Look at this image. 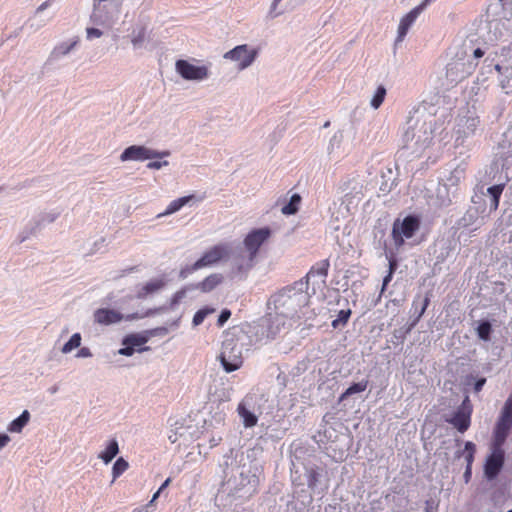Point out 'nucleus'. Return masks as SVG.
I'll list each match as a JSON object with an SVG mask.
<instances>
[{"mask_svg": "<svg viewBox=\"0 0 512 512\" xmlns=\"http://www.w3.org/2000/svg\"><path fill=\"white\" fill-rule=\"evenodd\" d=\"M194 199L193 195L180 197L178 199L173 200L170 202V204L167 206L166 210L163 213L158 214V218L167 216L170 214H173L177 211H179L182 207L187 205L190 201Z\"/></svg>", "mask_w": 512, "mask_h": 512, "instance_id": "cd10ccee", "label": "nucleus"}, {"mask_svg": "<svg viewBox=\"0 0 512 512\" xmlns=\"http://www.w3.org/2000/svg\"><path fill=\"white\" fill-rule=\"evenodd\" d=\"M59 215L60 213L56 211L44 213L43 215H41L40 220L36 222V224H38L39 227L41 224L44 223H52L59 217Z\"/></svg>", "mask_w": 512, "mask_h": 512, "instance_id": "c03bdc74", "label": "nucleus"}, {"mask_svg": "<svg viewBox=\"0 0 512 512\" xmlns=\"http://www.w3.org/2000/svg\"><path fill=\"white\" fill-rule=\"evenodd\" d=\"M316 481H317L316 475L313 474L308 483L309 487H314L316 485Z\"/></svg>", "mask_w": 512, "mask_h": 512, "instance_id": "e2e57ef3", "label": "nucleus"}, {"mask_svg": "<svg viewBox=\"0 0 512 512\" xmlns=\"http://www.w3.org/2000/svg\"><path fill=\"white\" fill-rule=\"evenodd\" d=\"M301 201V198L298 194L292 195L290 201L284 205L281 209L282 213L285 215H293L298 211V205Z\"/></svg>", "mask_w": 512, "mask_h": 512, "instance_id": "f704fd0d", "label": "nucleus"}, {"mask_svg": "<svg viewBox=\"0 0 512 512\" xmlns=\"http://www.w3.org/2000/svg\"><path fill=\"white\" fill-rule=\"evenodd\" d=\"M30 413L24 410L19 417L14 419L7 427V430L12 433H20L22 429L28 424L30 420Z\"/></svg>", "mask_w": 512, "mask_h": 512, "instance_id": "c85d7f7f", "label": "nucleus"}, {"mask_svg": "<svg viewBox=\"0 0 512 512\" xmlns=\"http://www.w3.org/2000/svg\"><path fill=\"white\" fill-rule=\"evenodd\" d=\"M322 310L323 308L316 312L314 308L308 309L307 307H304L301 309V311L298 313L295 319H303L305 322L311 321L316 317L317 314H320Z\"/></svg>", "mask_w": 512, "mask_h": 512, "instance_id": "58836bf2", "label": "nucleus"}, {"mask_svg": "<svg viewBox=\"0 0 512 512\" xmlns=\"http://www.w3.org/2000/svg\"><path fill=\"white\" fill-rule=\"evenodd\" d=\"M171 432L168 436L170 442L175 444L178 442V446L188 445L187 441L193 437L197 428L192 424V420L186 417H175L169 419Z\"/></svg>", "mask_w": 512, "mask_h": 512, "instance_id": "6e6552de", "label": "nucleus"}, {"mask_svg": "<svg viewBox=\"0 0 512 512\" xmlns=\"http://www.w3.org/2000/svg\"><path fill=\"white\" fill-rule=\"evenodd\" d=\"M38 224L34 223L32 227H26L23 231H21L18 235L19 243H22L30 238L31 235L35 234L38 229Z\"/></svg>", "mask_w": 512, "mask_h": 512, "instance_id": "79ce46f5", "label": "nucleus"}, {"mask_svg": "<svg viewBox=\"0 0 512 512\" xmlns=\"http://www.w3.org/2000/svg\"><path fill=\"white\" fill-rule=\"evenodd\" d=\"M255 257L244 251L241 245L229 244V254L226 261L229 263L228 276L233 280H245L255 265Z\"/></svg>", "mask_w": 512, "mask_h": 512, "instance_id": "20e7f679", "label": "nucleus"}, {"mask_svg": "<svg viewBox=\"0 0 512 512\" xmlns=\"http://www.w3.org/2000/svg\"><path fill=\"white\" fill-rule=\"evenodd\" d=\"M10 442V437L6 433H0V448L7 446Z\"/></svg>", "mask_w": 512, "mask_h": 512, "instance_id": "4d7b16f0", "label": "nucleus"}, {"mask_svg": "<svg viewBox=\"0 0 512 512\" xmlns=\"http://www.w3.org/2000/svg\"><path fill=\"white\" fill-rule=\"evenodd\" d=\"M350 315V309L340 310L338 313V317L332 321V327L336 329L339 328L340 326H344L348 322Z\"/></svg>", "mask_w": 512, "mask_h": 512, "instance_id": "4c0bfd02", "label": "nucleus"}, {"mask_svg": "<svg viewBox=\"0 0 512 512\" xmlns=\"http://www.w3.org/2000/svg\"><path fill=\"white\" fill-rule=\"evenodd\" d=\"M147 342L148 337L142 334H130L122 340V344H129L135 349L143 348Z\"/></svg>", "mask_w": 512, "mask_h": 512, "instance_id": "7c9ffc66", "label": "nucleus"}, {"mask_svg": "<svg viewBox=\"0 0 512 512\" xmlns=\"http://www.w3.org/2000/svg\"><path fill=\"white\" fill-rule=\"evenodd\" d=\"M428 303H429V299L425 298L423 301L422 307H421L417 317L415 318V320L407 327H402L400 329H396L393 332V337L396 338L401 343L404 342L407 334H409L411 332V330L414 328V326L417 324V322L420 320V318L424 314V312L428 306Z\"/></svg>", "mask_w": 512, "mask_h": 512, "instance_id": "393cba45", "label": "nucleus"}, {"mask_svg": "<svg viewBox=\"0 0 512 512\" xmlns=\"http://www.w3.org/2000/svg\"><path fill=\"white\" fill-rule=\"evenodd\" d=\"M124 347L120 348L118 350V354L120 355H123V356H132L134 354L135 351H138V352H143V351H147L149 350V347H144V348H139V349H135L134 347H132L131 345L129 344H122Z\"/></svg>", "mask_w": 512, "mask_h": 512, "instance_id": "37998d69", "label": "nucleus"}, {"mask_svg": "<svg viewBox=\"0 0 512 512\" xmlns=\"http://www.w3.org/2000/svg\"><path fill=\"white\" fill-rule=\"evenodd\" d=\"M106 448H119V444H118V441L116 439H111L108 443V445L106 446Z\"/></svg>", "mask_w": 512, "mask_h": 512, "instance_id": "052dcab7", "label": "nucleus"}, {"mask_svg": "<svg viewBox=\"0 0 512 512\" xmlns=\"http://www.w3.org/2000/svg\"><path fill=\"white\" fill-rule=\"evenodd\" d=\"M471 414L457 408L450 419H446L459 432H465L470 426Z\"/></svg>", "mask_w": 512, "mask_h": 512, "instance_id": "4be33fe9", "label": "nucleus"}, {"mask_svg": "<svg viewBox=\"0 0 512 512\" xmlns=\"http://www.w3.org/2000/svg\"><path fill=\"white\" fill-rule=\"evenodd\" d=\"M478 337L483 341H489L492 333V325L489 321H481L476 329Z\"/></svg>", "mask_w": 512, "mask_h": 512, "instance_id": "72a5a7b5", "label": "nucleus"}, {"mask_svg": "<svg viewBox=\"0 0 512 512\" xmlns=\"http://www.w3.org/2000/svg\"><path fill=\"white\" fill-rule=\"evenodd\" d=\"M458 409L465 411L467 413H472V404L470 402L469 396L466 395L464 400L462 401L461 405L458 407Z\"/></svg>", "mask_w": 512, "mask_h": 512, "instance_id": "8fccbe9b", "label": "nucleus"}, {"mask_svg": "<svg viewBox=\"0 0 512 512\" xmlns=\"http://www.w3.org/2000/svg\"><path fill=\"white\" fill-rule=\"evenodd\" d=\"M119 450H105L102 452L99 457L107 464L109 463L113 458L116 457Z\"/></svg>", "mask_w": 512, "mask_h": 512, "instance_id": "49530a36", "label": "nucleus"}, {"mask_svg": "<svg viewBox=\"0 0 512 512\" xmlns=\"http://www.w3.org/2000/svg\"><path fill=\"white\" fill-rule=\"evenodd\" d=\"M231 317V311L228 309H223L218 317L217 324L218 326H223L228 319Z\"/></svg>", "mask_w": 512, "mask_h": 512, "instance_id": "09e8293b", "label": "nucleus"}, {"mask_svg": "<svg viewBox=\"0 0 512 512\" xmlns=\"http://www.w3.org/2000/svg\"><path fill=\"white\" fill-rule=\"evenodd\" d=\"M257 56V49L251 48L247 44H242L227 51L223 58L235 62L237 69L243 71L254 63Z\"/></svg>", "mask_w": 512, "mask_h": 512, "instance_id": "9d476101", "label": "nucleus"}, {"mask_svg": "<svg viewBox=\"0 0 512 512\" xmlns=\"http://www.w3.org/2000/svg\"><path fill=\"white\" fill-rule=\"evenodd\" d=\"M221 437H218V439H215L214 437L210 440V448L216 447L220 444Z\"/></svg>", "mask_w": 512, "mask_h": 512, "instance_id": "680f3d73", "label": "nucleus"}, {"mask_svg": "<svg viewBox=\"0 0 512 512\" xmlns=\"http://www.w3.org/2000/svg\"><path fill=\"white\" fill-rule=\"evenodd\" d=\"M282 0H273L272 4H271V7H270V11H269V15L271 16V18H275L277 17L278 15L281 14V12H276V9H277V5L281 2Z\"/></svg>", "mask_w": 512, "mask_h": 512, "instance_id": "603ef678", "label": "nucleus"}, {"mask_svg": "<svg viewBox=\"0 0 512 512\" xmlns=\"http://www.w3.org/2000/svg\"><path fill=\"white\" fill-rule=\"evenodd\" d=\"M215 312V309L214 308H203V309H200L198 310L195 314H194V317H193V320H192V323L194 326H198L200 324L203 323V321L205 320V318L214 313Z\"/></svg>", "mask_w": 512, "mask_h": 512, "instance_id": "e433bc0d", "label": "nucleus"}, {"mask_svg": "<svg viewBox=\"0 0 512 512\" xmlns=\"http://www.w3.org/2000/svg\"><path fill=\"white\" fill-rule=\"evenodd\" d=\"M479 124V117L470 111L467 112V115L460 116L456 126V144L463 145L466 139L474 136Z\"/></svg>", "mask_w": 512, "mask_h": 512, "instance_id": "ddd939ff", "label": "nucleus"}, {"mask_svg": "<svg viewBox=\"0 0 512 512\" xmlns=\"http://www.w3.org/2000/svg\"><path fill=\"white\" fill-rule=\"evenodd\" d=\"M164 286L163 280H152L150 282H147L145 285L140 287L137 291L136 297L139 299H143L147 297L150 294H153L160 289H162Z\"/></svg>", "mask_w": 512, "mask_h": 512, "instance_id": "bb28decb", "label": "nucleus"}, {"mask_svg": "<svg viewBox=\"0 0 512 512\" xmlns=\"http://www.w3.org/2000/svg\"><path fill=\"white\" fill-rule=\"evenodd\" d=\"M329 263L327 261H323L316 266H313L310 271L307 273L306 277L303 278L304 281H307V288L309 289V284L312 282V293L315 294L316 288L321 289L325 286L326 277L328 273Z\"/></svg>", "mask_w": 512, "mask_h": 512, "instance_id": "dca6fc26", "label": "nucleus"}, {"mask_svg": "<svg viewBox=\"0 0 512 512\" xmlns=\"http://www.w3.org/2000/svg\"><path fill=\"white\" fill-rule=\"evenodd\" d=\"M367 386H368V380H362L360 382L353 383L341 395V399H344V398L349 397L356 393H361L366 390Z\"/></svg>", "mask_w": 512, "mask_h": 512, "instance_id": "473e14b6", "label": "nucleus"}, {"mask_svg": "<svg viewBox=\"0 0 512 512\" xmlns=\"http://www.w3.org/2000/svg\"><path fill=\"white\" fill-rule=\"evenodd\" d=\"M49 6V1H45L43 2L37 9H36V14L44 11L47 7Z\"/></svg>", "mask_w": 512, "mask_h": 512, "instance_id": "bf43d9fd", "label": "nucleus"}, {"mask_svg": "<svg viewBox=\"0 0 512 512\" xmlns=\"http://www.w3.org/2000/svg\"><path fill=\"white\" fill-rule=\"evenodd\" d=\"M385 96H386V89L384 86L381 85L376 89V91L370 101V105L374 109H378L381 106V104L383 103Z\"/></svg>", "mask_w": 512, "mask_h": 512, "instance_id": "c9c22d12", "label": "nucleus"}, {"mask_svg": "<svg viewBox=\"0 0 512 512\" xmlns=\"http://www.w3.org/2000/svg\"><path fill=\"white\" fill-rule=\"evenodd\" d=\"M464 448H475V446L472 442H466Z\"/></svg>", "mask_w": 512, "mask_h": 512, "instance_id": "338daca9", "label": "nucleus"}, {"mask_svg": "<svg viewBox=\"0 0 512 512\" xmlns=\"http://www.w3.org/2000/svg\"><path fill=\"white\" fill-rule=\"evenodd\" d=\"M456 197V189H449L448 186L439 185L436 191L435 205L439 208L449 206Z\"/></svg>", "mask_w": 512, "mask_h": 512, "instance_id": "5701e85b", "label": "nucleus"}, {"mask_svg": "<svg viewBox=\"0 0 512 512\" xmlns=\"http://www.w3.org/2000/svg\"><path fill=\"white\" fill-rule=\"evenodd\" d=\"M223 280V277L221 274L214 273L209 276H207L203 281L195 284V285H189L181 290L177 291L170 303V308L174 309L176 305H178L185 297L188 291L199 289L204 293L210 292L214 290Z\"/></svg>", "mask_w": 512, "mask_h": 512, "instance_id": "9b49d317", "label": "nucleus"}, {"mask_svg": "<svg viewBox=\"0 0 512 512\" xmlns=\"http://www.w3.org/2000/svg\"><path fill=\"white\" fill-rule=\"evenodd\" d=\"M504 450H493L485 464V474L489 479H493L500 472L504 462Z\"/></svg>", "mask_w": 512, "mask_h": 512, "instance_id": "412c9836", "label": "nucleus"}, {"mask_svg": "<svg viewBox=\"0 0 512 512\" xmlns=\"http://www.w3.org/2000/svg\"><path fill=\"white\" fill-rule=\"evenodd\" d=\"M82 337L80 333H74L70 339L62 346L61 352L63 354H68L72 350L79 348L81 345Z\"/></svg>", "mask_w": 512, "mask_h": 512, "instance_id": "2f4dec72", "label": "nucleus"}, {"mask_svg": "<svg viewBox=\"0 0 512 512\" xmlns=\"http://www.w3.org/2000/svg\"><path fill=\"white\" fill-rule=\"evenodd\" d=\"M334 142H339L337 135H334L330 141V146L333 147Z\"/></svg>", "mask_w": 512, "mask_h": 512, "instance_id": "0e129e2a", "label": "nucleus"}, {"mask_svg": "<svg viewBox=\"0 0 512 512\" xmlns=\"http://www.w3.org/2000/svg\"><path fill=\"white\" fill-rule=\"evenodd\" d=\"M486 383L485 378H480L474 383V392L478 393L482 390L483 386Z\"/></svg>", "mask_w": 512, "mask_h": 512, "instance_id": "6e6d98bb", "label": "nucleus"}, {"mask_svg": "<svg viewBox=\"0 0 512 512\" xmlns=\"http://www.w3.org/2000/svg\"><path fill=\"white\" fill-rule=\"evenodd\" d=\"M92 352L90 350V348L88 347H82L78 350L77 354H76V357L77 358H90L92 357Z\"/></svg>", "mask_w": 512, "mask_h": 512, "instance_id": "3c124183", "label": "nucleus"}, {"mask_svg": "<svg viewBox=\"0 0 512 512\" xmlns=\"http://www.w3.org/2000/svg\"><path fill=\"white\" fill-rule=\"evenodd\" d=\"M159 330L162 331V332H166L167 331L166 328H160Z\"/></svg>", "mask_w": 512, "mask_h": 512, "instance_id": "774afa93", "label": "nucleus"}, {"mask_svg": "<svg viewBox=\"0 0 512 512\" xmlns=\"http://www.w3.org/2000/svg\"><path fill=\"white\" fill-rule=\"evenodd\" d=\"M175 69L185 80L202 81L209 77L207 66H196L182 59L176 61Z\"/></svg>", "mask_w": 512, "mask_h": 512, "instance_id": "2eb2a0df", "label": "nucleus"}, {"mask_svg": "<svg viewBox=\"0 0 512 512\" xmlns=\"http://www.w3.org/2000/svg\"><path fill=\"white\" fill-rule=\"evenodd\" d=\"M309 299L307 281L300 279L275 293L269 303L274 305V310L278 315L292 320L302 308L308 305Z\"/></svg>", "mask_w": 512, "mask_h": 512, "instance_id": "f03ea898", "label": "nucleus"}, {"mask_svg": "<svg viewBox=\"0 0 512 512\" xmlns=\"http://www.w3.org/2000/svg\"><path fill=\"white\" fill-rule=\"evenodd\" d=\"M503 190L504 184L493 185L487 189V193L490 196L489 207L491 211L497 210Z\"/></svg>", "mask_w": 512, "mask_h": 512, "instance_id": "c756f323", "label": "nucleus"}, {"mask_svg": "<svg viewBox=\"0 0 512 512\" xmlns=\"http://www.w3.org/2000/svg\"><path fill=\"white\" fill-rule=\"evenodd\" d=\"M465 178V167L462 165H458L455 167L449 174V176L446 178V182L444 185L448 186L449 189L458 190V185L461 183L462 180Z\"/></svg>", "mask_w": 512, "mask_h": 512, "instance_id": "a878e982", "label": "nucleus"}, {"mask_svg": "<svg viewBox=\"0 0 512 512\" xmlns=\"http://www.w3.org/2000/svg\"><path fill=\"white\" fill-rule=\"evenodd\" d=\"M270 236L271 230L268 227L254 229L246 235L241 246L244 248V251L256 258L260 247Z\"/></svg>", "mask_w": 512, "mask_h": 512, "instance_id": "4468645a", "label": "nucleus"}, {"mask_svg": "<svg viewBox=\"0 0 512 512\" xmlns=\"http://www.w3.org/2000/svg\"><path fill=\"white\" fill-rule=\"evenodd\" d=\"M93 318L95 323L108 326L121 322L124 316L114 309L99 308L94 311Z\"/></svg>", "mask_w": 512, "mask_h": 512, "instance_id": "a211bd4d", "label": "nucleus"}, {"mask_svg": "<svg viewBox=\"0 0 512 512\" xmlns=\"http://www.w3.org/2000/svg\"><path fill=\"white\" fill-rule=\"evenodd\" d=\"M136 318H138L136 314H131V315H128L126 317V320H133V319H136Z\"/></svg>", "mask_w": 512, "mask_h": 512, "instance_id": "69168bd1", "label": "nucleus"}, {"mask_svg": "<svg viewBox=\"0 0 512 512\" xmlns=\"http://www.w3.org/2000/svg\"><path fill=\"white\" fill-rule=\"evenodd\" d=\"M243 338V334L227 333L225 335L218 358L227 373L238 370L243 364Z\"/></svg>", "mask_w": 512, "mask_h": 512, "instance_id": "7ed1b4c3", "label": "nucleus"}, {"mask_svg": "<svg viewBox=\"0 0 512 512\" xmlns=\"http://www.w3.org/2000/svg\"><path fill=\"white\" fill-rule=\"evenodd\" d=\"M289 318H284L281 315H278L275 311V314H269L264 320H263V328L266 329V337L273 339L282 328L285 327L286 321Z\"/></svg>", "mask_w": 512, "mask_h": 512, "instance_id": "aec40b11", "label": "nucleus"}, {"mask_svg": "<svg viewBox=\"0 0 512 512\" xmlns=\"http://www.w3.org/2000/svg\"><path fill=\"white\" fill-rule=\"evenodd\" d=\"M145 39V31L144 29H141L139 31H133L131 43L134 48H140L144 42Z\"/></svg>", "mask_w": 512, "mask_h": 512, "instance_id": "a19ab883", "label": "nucleus"}, {"mask_svg": "<svg viewBox=\"0 0 512 512\" xmlns=\"http://www.w3.org/2000/svg\"><path fill=\"white\" fill-rule=\"evenodd\" d=\"M494 67L499 74V85L503 92L512 94V60L511 63H496Z\"/></svg>", "mask_w": 512, "mask_h": 512, "instance_id": "6ab92c4d", "label": "nucleus"}, {"mask_svg": "<svg viewBox=\"0 0 512 512\" xmlns=\"http://www.w3.org/2000/svg\"><path fill=\"white\" fill-rule=\"evenodd\" d=\"M78 44V38H74L68 41H64L59 43L52 50L49 60H58L66 55H68L72 49Z\"/></svg>", "mask_w": 512, "mask_h": 512, "instance_id": "b1692460", "label": "nucleus"}, {"mask_svg": "<svg viewBox=\"0 0 512 512\" xmlns=\"http://www.w3.org/2000/svg\"><path fill=\"white\" fill-rule=\"evenodd\" d=\"M392 274H393V266H392V263L390 264V271L389 273L384 277L383 279V283H382V292L385 290L386 286L389 284V282L391 281L392 279Z\"/></svg>", "mask_w": 512, "mask_h": 512, "instance_id": "864d4df0", "label": "nucleus"}, {"mask_svg": "<svg viewBox=\"0 0 512 512\" xmlns=\"http://www.w3.org/2000/svg\"><path fill=\"white\" fill-rule=\"evenodd\" d=\"M260 408L257 406L256 397L247 394L238 404L237 413L245 428L254 427L258 422Z\"/></svg>", "mask_w": 512, "mask_h": 512, "instance_id": "f8f14e48", "label": "nucleus"}, {"mask_svg": "<svg viewBox=\"0 0 512 512\" xmlns=\"http://www.w3.org/2000/svg\"><path fill=\"white\" fill-rule=\"evenodd\" d=\"M443 130V122L436 118V111L423 103L408 118L402 135L403 147L413 154L420 155L431 144L436 134Z\"/></svg>", "mask_w": 512, "mask_h": 512, "instance_id": "f257e3e1", "label": "nucleus"}, {"mask_svg": "<svg viewBox=\"0 0 512 512\" xmlns=\"http://www.w3.org/2000/svg\"><path fill=\"white\" fill-rule=\"evenodd\" d=\"M484 55V51L481 48H476L473 52V56L476 59L481 58Z\"/></svg>", "mask_w": 512, "mask_h": 512, "instance_id": "13d9d810", "label": "nucleus"}, {"mask_svg": "<svg viewBox=\"0 0 512 512\" xmlns=\"http://www.w3.org/2000/svg\"><path fill=\"white\" fill-rule=\"evenodd\" d=\"M103 35V32L98 28L89 27L86 29V37L88 40H92L94 38H100Z\"/></svg>", "mask_w": 512, "mask_h": 512, "instance_id": "de8ad7c7", "label": "nucleus"}, {"mask_svg": "<svg viewBox=\"0 0 512 512\" xmlns=\"http://www.w3.org/2000/svg\"><path fill=\"white\" fill-rule=\"evenodd\" d=\"M169 165V162L167 160H161L158 159L156 161H151L147 164V168L150 170H160L163 167H166Z\"/></svg>", "mask_w": 512, "mask_h": 512, "instance_id": "a18cd8bd", "label": "nucleus"}, {"mask_svg": "<svg viewBox=\"0 0 512 512\" xmlns=\"http://www.w3.org/2000/svg\"><path fill=\"white\" fill-rule=\"evenodd\" d=\"M229 254V244H219L208 251H206L200 259H198L192 266L183 268L180 271V278L185 279L194 271L214 265L221 260H226Z\"/></svg>", "mask_w": 512, "mask_h": 512, "instance_id": "39448f33", "label": "nucleus"}, {"mask_svg": "<svg viewBox=\"0 0 512 512\" xmlns=\"http://www.w3.org/2000/svg\"><path fill=\"white\" fill-rule=\"evenodd\" d=\"M128 468V463L123 458H119L113 465V479L119 477Z\"/></svg>", "mask_w": 512, "mask_h": 512, "instance_id": "ea45409f", "label": "nucleus"}, {"mask_svg": "<svg viewBox=\"0 0 512 512\" xmlns=\"http://www.w3.org/2000/svg\"><path fill=\"white\" fill-rule=\"evenodd\" d=\"M471 64L466 67V63L458 60L447 64L446 77L451 83H457L470 74Z\"/></svg>", "mask_w": 512, "mask_h": 512, "instance_id": "f3484780", "label": "nucleus"}, {"mask_svg": "<svg viewBox=\"0 0 512 512\" xmlns=\"http://www.w3.org/2000/svg\"><path fill=\"white\" fill-rule=\"evenodd\" d=\"M420 228V220L415 215H408L403 220L397 219L392 227V239L396 248L404 245L405 239H410Z\"/></svg>", "mask_w": 512, "mask_h": 512, "instance_id": "0eeeda50", "label": "nucleus"}, {"mask_svg": "<svg viewBox=\"0 0 512 512\" xmlns=\"http://www.w3.org/2000/svg\"><path fill=\"white\" fill-rule=\"evenodd\" d=\"M171 152L169 150L158 151L144 145H131L124 149L120 155L122 162L126 161H146L153 159H163L169 157Z\"/></svg>", "mask_w": 512, "mask_h": 512, "instance_id": "1a4fd4ad", "label": "nucleus"}, {"mask_svg": "<svg viewBox=\"0 0 512 512\" xmlns=\"http://www.w3.org/2000/svg\"><path fill=\"white\" fill-rule=\"evenodd\" d=\"M512 427V397H509L501 410L493 431L492 448H501Z\"/></svg>", "mask_w": 512, "mask_h": 512, "instance_id": "423d86ee", "label": "nucleus"}, {"mask_svg": "<svg viewBox=\"0 0 512 512\" xmlns=\"http://www.w3.org/2000/svg\"><path fill=\"white\" fill-rule=\"evenodd\" d=\"M170 481H171L170 478H167L164 481V483L160 486L158 491L153 495L151 502L155 501L159 497L160 493L169 485Z\"/></svg>", "mask_w": 512, "mask_h": 512, "instance_id": "5fc2aeb1", "label": "nucleus"}]
</instances>
